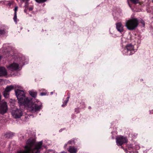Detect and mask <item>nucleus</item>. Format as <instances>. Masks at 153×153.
<instances>
[{
    "label": "nucleus",
    "instance_id": "nucleus-1",
    "mask_svg": "<svg viewBox=\"0 0 153 153\" xmlns=\"http://www.w3.org/2000/svg\"><path fill=\"white\" fill-rule=\"evenodd\" d=\"M24 147L25 150L19 151L17 153H40V142L35 143L34 140L29 139Z\"/></svg>",
    "mask_w": 153,
    "mask_h": 153
},
{
    "label": "nucleus",
    "instance_id": "nucleus-2",
    "mask_svg": "<svg viewBox=\"0 0 153 153\" xmlns=\"http://www.w3.org/2000/svg\"><path fill=\"white\" fill-rule=\"evenodd\" d=\"M15 93L18 100V102L20 105H26L29 103L30 100L25 96V92L23 91L17 90L15 91Z\"/></svg>",
    "mask_w": 153,
    "mask_h": 153
},
{
    "label": "nucleus",
    "instance_id": "nucleus-3",
    "mask_svg": "<svg viewBox=\"0 0 153 153\" xmlns=\"http://www.w3.org/2000/svg\"><path fill=\"white\" fill-rule=\"evenodd\" d=\"M138 24V19L137 18H133L127 21L125 26L128 29L132 30L136 28Z\"/></svg>",
    "mask_w": 153,
    "mask_h": 153
},
{
    "label": "nucleus",
    "instance_id": "nucleus-4",
    "mask_svg": "<svg viewBox=\"0 0 153 153\" xmlns=\"http://www.w3.org/2000/svg\"><path fill=\"white\" fill-rule=\"evenodd\" d=\"M28 108L30 111L32 112L39 111L42 108V103L39 101L32 103L28 105Z\"/></svg>",
    "mask_w": 153,
    "mask_h": 153
},
{
    "label": "nucleus",
    "instance_id": "nucleus-5",
    "mask_svg": "<svg viewBox=\"0 0 153 153\" xmlns=\"http://www.w3.org/2000/svg\"><path fill=\"white\" fill-rule=\"evenodd\" d=\"M124 51L125 52H126V55H131L134 53L135 52V50L134 48V46L131 44L127 45Z\"/></svg>",
    "mask_w": 153,
    "mask_h": 153
},
{
    "label": "nucleus",
    "instance_id": "nucleus-6",
    "mask_svg": "<svg viewBox=\"0 0 153 153\" xmlns=\"http://www.w3.org/2000/svg\"><path fill=\"white\" fill-rule=\"evenodd\" d=\"M7 102L3 100L0 102V113L3 114L6 113L7 110Z\"/></svg>",
    "mask_w": 153,
    "mask_h": 153
},
{
    "label": "nucleus",
    "instance_id": "nucleus-7",
    "mask_svg": "<svg viewBox=\"0 0 153 153\" xmlns=\"http://www.w3.org/2000/svg\"><path fill=\"white\" fill-rule=\"evenodd\" d=\"M116 143L118 146H121L124 143L127 142V138L123 136H119L116 138Z\"/></svg>",
    "mask_w": 153,
    "mask_h": 153
},
{
    "label": "nucleus",
    "instance_id": "nucleus-8",
    "mask_svg": "<svg viewBox=\"0 0 153 153\" xmlns=\"http://www.w3.org/2000/svg\"><path fill=\"white\" fill-rule=\"evenodd\" d=\"M7 68L9 70L11 71H17L19 68V65L16 63L14 62L7 66Z\"/></svg>",
    "mask_w": 153,
    "mask_h": 153
},
{
    "label": "nucleus",
    "instance_id": "nucleus-9",
    "mask_svg": "<svg viewBox=\"0 0 153 153\" xmlns=\"http://www.w3.org/2000/svg\"><path fill=\"white\" fill-rule=\"evenodd\" d=\"M13 88V86L10 85L7 86L3 92L4 97L6 98H8L9 97L10 92Z\"/></svg>",
    "mask_w": 153,
    "mask_h": 153
},
{
    "label": "nucleus",
    "instance_id": "nucleus-10",
    "mask_svg": "<svg viewBox=\"0 0 153 153\" xmlns=\"http://www.w3.org/2000/svg\"><path fill=\"white\" fill-rule=\"evenodd\" d=\"M13 116L15 118H19L22 115V112L21 110L17 109L12 112Z\"/></svg>",
    "mask_w": 153,
    "mask_h": 153
},
{
    "label": "nucleus",
    "instance_id": "nucleus-11",
    "mask_svg": "<svg viewBox=\"0 0 153 153\" xmlns=\"http://www.w3.org/2000/svg\"><path fill=\"white\" fill-rule=\"evenodd\" d=\"M116 27L117 30L121 33L123 30V26L121 22H118L116 24Z\"/></svg>",
    "mask_w": 153,
    "mask_h": 153
},
{
    "label": "nucleus",
    "instance_id": "nucleus-12",
    "mask_svg": "<svg viewBox=\"0 0 153 153\" xmlns=\"http://www.w3.org/2000/svg\"><path fill=\"white\" fill-rule=\"evenodd\" d=\"M7 74V71L4 68L0 67V76L6 75Z\"/></svg>",
    "mask_w": 153,
    "mask_h": 153
},
{
    "label": "nucleus",
    "instance_id": "nucleus-13",
    "mask_svg": "<svg viewBox=\"0 0 153 153\" xmlns=\"http://www.w3.org/2000/svg\"><path fill=\"white\" fill-rule=\"evenodd\" d=\"M68 151L70 153H76L77 149L74 146H70L68 149Z\"/></svg>",
    "mask_w": 153,
    "mask_h": 153
},
{
    "label": "nucleus",
    "instance_id": "nucleus-14",
    "mask_svg": "<svg viewBox=\"0 0 153 153\" xmlns=\"http://www.w3.org/2000/svg\"><path fill=\"white\" fill-rule=\"evenodd\" d=\"M29 93L30 95L33 97L35 98L37 96V92L33 90L29 91Z\"/></svg>",
    "mask_w": 153,
    "mask_h": 153
},
{
    "label": "nucleus",
    "instance_id": "nucleus-15",
    "mask_svg": "<svg viewBox=\"0 0 153 153\" xmlns=\"http://www.w3.org/2000/svg\"><path fill=\"white\" fill-rule=\"evenodd\" d=\"M6 137L10 138L13 136V134L11 132H7L5 134Z\"/></svg>",
    "mask_w": 153,
    "mask_h": 153
},
{
    "label": "nucleus",
    "instance_id": "nucleus-16",
    "mask_svg": "<svg viewBox=\"0 0 153 153\" xmlns=\"http://www.w3.org/2000/svg\"><path fill=\"white\" fill-rule=\"evenodd\" d=\"M7 32L4 30L1 29L0 30V35H3L6 33Z\"/></svg>",
    "mask_w": 153,
    "mask_h": 153
},
{
    "label": "nucleus",
    "instance_id": "nucleus-17",
    "mask_svg": "<svg viewBox=\"0 0 153 153\" xmlns=\"http://www.w3.org/2000/svg\"><path fill=\"white\" fill-rule=\"evenodd\" d=\"M69 97H67V100H65V101H64V102H63V104L62 105V107H64L67 104V102H68L69 100Z\"/></svg>",
    "mask_w": 153,
    "mask_h": 153
},
{
    "label": "nucleus",
    "instance_id": "nucleus-18",
    "mask_svg": "<svg viewBox=\"0 0 153 153\" xmlns=\"http://www.w3.org/2000/svg\"><path fill=\"white\" fill-rule=\"evenodd\" d=\"M131 2L134 4H137L139 3V0H130Z\"/></svg>",
    "mask_w": 153,
    "mask_h": 153
},
{
    "label": "nucleus",
    "instance_id": "nucleus-19",
    "mask_svg": "<svg viewBox=\"0 0 153 153\" xmlns=\"http://www.w3.org/2000/svg\"><path fill=\"white\" fill-rule=\"evenodd\" d=\"M36 2L39 3H43L45 2L47 0H35Z\"/></svg>",
    "mask_w": 153,
    "mask_h": 153
},
{
    "label": "nucleus",
    "instance_id": "nucleus-20",
    "mask_svg": "<svg viewBox=\"0 0 153 153\" xmlns=\"http://www.w3.org/2000/svg\"><path fill=\"white\" fill-rule=\"evenodd\" d=\"M14 16L13 17V20L14 22L16 23L17 22V14H16V13L14 14Z\"/></svg>",
    "mask_w": 153,
    "mask_h": 153
},
{
    "label": "nucleus",
    "instance_id": "nucleus-21",
    "mask_svg": "<svg viewBox=\"0 0 153 153\" xmlns=\"http://www.w3.org/2000/svg\"><path fill=\"white\" fill-rule=\"evenodd\" d=\"M74 143V141L73 140H71L69 141L68 143L69 144H72Z\"/></svg>",
    "mask_w": 153,
    "mask_h": 153
},
{
    "label": "nucleus",
    "instance_id": "nucleus-22",
    "mask_svg": "<svg viewBox=\"0 0 153 153\" xmlns=\"http://www.w3.org/2000/svg\"><path fill=\"white\" fill-rule=\"evenodd\" d=\"M18 8L17 7H15V8L14 9V10L15 11L14 13H16V14H17L16 12L18 10Z\"/></svg>",
    "mask_w": 153,
    "mask_h": 153
},
{
    "label": "nucleus",
    "instance_id": "nucleus-23",
    "mask_svg": "<svg viewBox=\"0 0 153 153\" xmlns=\"http://www.w3.org/2000/svg\"><path fill=\"white\" fill-rule=\"evenodd\" d=\"M140 22L142 24V25L144 26L145 25V23L144 21L143 20H141L140 21Z\"/></svg>",
    "mask_w": 153,
    "mask_h": 153
},
{
    "label": "nucleus",
    "instance_id": "nucleus-24",
    "mask_svg": "<svg viewBox=\"0 0 153 153\" xmlns=\"http://www.w3.org/2000/svg\"><path fill=\"white\" fill-rule=\"evenodd\" d=\"M40 95L41 96H43L45 95V93H42L40 94Z\"/></svg>",
    "mask_w": 153,
    "mask_h": 153
},
{
    "label": "nucleus",
    "instance_id": "nucleus-25",
    "mask_svg": "<svg viewBox=\"0 0 153 153\" xmlns=\"http://www.w3.org/2000/svg\"><path fill=\"white\" fill-rule=\"evenodd\" d=\"M1 93H0V102H1Z\"/></svg>",
    "mask_w": 153,
    "mask_h": 153
},
{
    "label": "nucleus",
    "instance_id": "nucleus-26",
    "mask_svg": "<svg viewBox=\"0 0 153 153\" xmlns=\"http://www.w3.org/2000/svg\"><path fill=\"white\" fill-rule=\"evenodd\" d=\"M125 39V38H122V39H121L122 41H123V40L124 39Z\"/></svg>",
    "mask_w": 153,
    "mask_h": 153
},
{
    "label": "nucleus",
    "instance_id": "nucleus-27",
    "mask_svg": "<svg viewBox=\"0 0 153 153\" xmlns=\"http://www.w3.org/2000/svg\"><path fill=\"white\" fill-rule=\"evenodd\" d=\"M67 144H65V145L64 146V147L65 148L66 147V146H67Z\"/></svg>",
    "mask_w": 153,
    "mask_h": 153
},
{
    "label": "nucleus",
    "instance_id": "nucleus-28",
    "mask_svg": "<svg viewBox=\"0 0 153 153\" xmlns=\"http://www.w3.org/2000/svg\"><path fill=\"white\" fill-rule=\"evenodd\" d=\"M1 56L0 55V60H1Z\"/></svg>",
    "mask_w": 153,
    "mask_h": 153
},
{
    "label": "nucleus",
    "instance_id": "nucleus-29",
    "mask_svg": "<svg viewBox=\"0 0 153 153\" xmlns=\"http://www.w3.org/2000/svg\"><path fill=\"white\" fill-rule=\"evenodd\" d=\"M7 55H9V52H8V53H7Z\"/></svg>",
    "mask_w": 153,
    "mask_h": 153
},
{
    "label": "nucleus",
    "instance_id": "nucleus-30",
    "mask_svg": "<svg viewBox=\"0 0 153 153\" xmlns=\"http://www.w3.org/2000/svg\"><path fill=\"white\" fill-rule=\"evenodd\" d=\"M91 108V107H89V108L90 109V108Z\"/></svg>",
    "mask_w": 153,
    "mask_h": 153
},
{
    "label": "nucleus",
    "instance_id": "nucleus-31",
    "mask_svg": "<svg viewBox=\"0 0 153 153\" xmlns=\"http://www.w3.org/2000/svg\"><path fill=\"white\" fill-rule=\"evenodd\" d=\"M1 79H0V82H1Z\"/></svg>",
    "mask_w": 153,
    "mask_h": 153
},
{
    "label": "nucleus",
    "instance_id": "nucleus-32",
    "mask_svg": "<svg viewBox=\"0 0 153 153\" xmlns=\"http://www.w3.org/2000/svg\"><path fill=\"white\" fill-rule=\"evenodd\" d=\"M51 94H53V92H51Z\"/></svg>",
    "mask_w": 153,
    "mask_h": 153
},
{
    "label": "nucleus",
    "instance_id": "nucleus-33",
    "mask_svg": "<svg viewBox=\"0 0 153 153\" xmlns=\"http://www.w3.org/2000/svg\"><path fill=\"white\" fill-rule=\"evenodd\" d=\"M152 1H153V0H152Z\"/></svg>",
    "mask_w": 153,
    "mask_h": 153
}]
</instances>
